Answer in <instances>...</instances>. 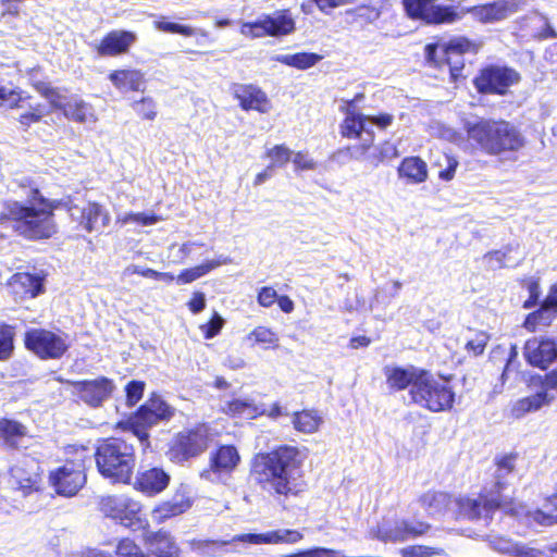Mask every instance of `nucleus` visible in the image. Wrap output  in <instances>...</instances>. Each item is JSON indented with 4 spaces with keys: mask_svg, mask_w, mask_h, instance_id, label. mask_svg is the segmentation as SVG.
Instances as JSON below:
<instances>
[{
    "mask_svg": "<svg viewBox=\"0 0 557 557\" xmlns=\"http://www.w3.org/2000/svg\"><path fill=\"white\" fill-rule=\"evenodd\" d=\"M154 26L157 29L164 32V33H171V34H180L186 37H190L195 34L194 28L189 25H182L169 21H157L154 22Z\"/></svg>",
    "mask_w": 557,
    "mask_h": 557,
    "instance_id": "nucleus-58",
    "label": "nucleus"
},
{
    "mask_svg": "<svg viewBox=\"0 0 557 557\" xmlns=\"http://www.w3.org/2000/svg\"><path fill=\"white\" fill-rule=\"evenodd\" d=\"M518 459L519 454L517 451L504 453L495 456L493 461L495 467L494 490L497 494H500V492L508 485L506 478L516 471Z\"/></svg>",
    "mask_w": 557,
    "mask_h": 557,
    "instance_id": "nucleus-36",
    "label": "nucleus"
},
{
    "mask_svg": "<svg viewBox=\"0 0 557 557\" xmlns=\"http://www.w3.org/2000/svg\"><path fill=\"white\" fill-rule=\"evenodd\" d=\"M44 116V107L37 104L33 107L32 110L21 113L17 117V122L24 129H28L33 124L39 123Z\"/></svg>",
    "mask_w": 557,
    "mask_h": 557,
    "instance_id": "nucleus-57",
    "label": "nucleus"
},
{
    "mask_svg": "<svg viewBox=\"0 0 557 557\" xmlns=\"http://www.w3.org/2000/svg\"><path fill=\"white\" fill-rule=\"evenodd\" d=\"M557 319V281L548 288L547 295L540 302L537 309L528 313L522 327L530 333L549 327Z\"/></svg>",
    "mask_w": 557,
    "mask_h": 557,
    "instance_id": "nucleus-20",
    "label": "nucleus"
},
{
    "mask_svg": "<svg viewBox=\"0 0 557 557\" xmlns=\"http://www.w3.org/2000/svg\"><path fill=\"white\" fill-rule=\"evenodd\" d=\"M174 416L175 408L153 393L125 420L119 421L116 428L131 432L141 443L149 444L148 430L160 422H169Z\"/></svg>",
    "mask_w": 557,
    "mask_h": 557,
    "instance_id": "nucleus-9",
    "label": "nucleus"
},
{
    "mask_svg": "<svg viewBox=\"0 0 557 557\" xmlns=\"http://www.w3.org/2000/svg\"><path fill=\"white\" fill-rule=\"evenodd\" d=\"M146 383L132 380L125 385V401L128 407H134L144 396Z\"/></svg>",
    "mask_w": 557,
    "mask_h": 557,
    "instance_id": "nucleus-54",
    "label": "nucleus"
},
{
    "mask_svg": "<svg viewBox=\"0 0 557 557\" xmlns=\"http://www.w3.org/2000/svg\"><path fill=\"white\" fill-rule=\"evenodd\" d=\"M510 251V248L507 247L505 250L495 249L487 251L483 258L488 262L492 269H502L506 267L507 255Z\"/></svg>",
    "mask_w": 557,
    "mask_h": 557,
    "instance_id": "nucleus-62",
    "label": "nucleus"
},
{
    "mask_svg": "<svg viewBox=\"0 0 557 557\" xmlns=\"http://www.w3.org/2000/svg\"><path fill=\"white\" fill-rule=\"evenodd\" d=\"M171 482V475L161 467H151L138 471L133 483L135 491L148 497H154L164 492Z\"/></svg>",
    "mask_w": 557,
    "mask_h": 557,
    "instance_id": "nucleus-24",
    "label": "nucleus"
},
{
    "mask_svg": "<svg viewBox=\"0 0 557 557\" xmlns=\"http://www.w3.org/2000/svg\"><path fill=\"white\" fill-rule=\"evenodd\" d=\"M522 81L516 69L496 63L481 66L472 79L475 91L482 96H507Z\"/></svg>",
    "mask_w": 557,
    "mask_h": 557,
    "instance_id": "nucleus-11",
    "label": "nucleus"
},
{
    "mask_svg": "<svg viewBox=\"0 0 557 557\" xmlns=\"http://www.w3.org/2000/svg\"><path fill=\"white\" fill-rule=\"evenodd\" d=\"M304 539V534L295 529L273 530L265 533H244L236 535L233 541L249 544H295Z\"/></svg>",
    "mask_w": 557,
    "mask_h": 557,
    "instance_id": "nucleus-29",
    "label": "nucleus"
},
{
    "mask_svg": "<svg viewBox=\"0 0 557 557\" xmlns=\"http://www.w3.org/2000/svg\"><path fill=\"white\" fill-rule=\"evenodd\" d=\"M223 325V318L218 312H214L207 323L200 325V330L203 337L210 339L221 332Z\"/></svg>",
    "mask_w": 557,
    "mask_h": 557,
    "instance_id": "nucleus-59",
    "label": "nucleus"
},
{
    "mask_svg": "<svg viewBox=\"0 0 557 557\" xmlns=\"http://www.w3.org/2000/svg\"><path fill=\"white\" fill-rule=\"evenodd\" d=\"M400 178L411 184H421L428 180V165L418 156L405 157L397 168Z\"/></svg>",
    "mask_w": 557,
    "mask_h": 557,
    "instance_id": "nucleus-37",
    "label": "nucleus"
},
{
    "mask_svg": "<svg viewBox=\"0 0 557 557\" xmlns=\"http://www.w3.org/2000/svg\"><path fill=\"white\" fill-rule=\"evenodd\" d=\"M323 423V418L314 408L296 410L292 413V424L296 432L313 434L318 432Z\"/></svg>",
    "mask_w": 557,
    "mask_h": 557,
    "instance_id": "nucleus-39",
    "label": "nucleus"
},
{
    "mask_svg": "<svg viewBox=\"0 0 557 557\" xmlns=\"http://www.w3.org/2000/svg\"><path fill=\"white\" fill-rule=\"evenodd\" d=\"M305 458L297 446L277 445L253 455L249 475L257 486L276 499L298 497L306 485L301 480Z\"/></svg>",
    "mask_w": 557,
    "mask_h": 557,
    "instance_id": "nucleus-1",
    "label": "nucleus"
},
{
    "mask_svg": "<svg viewBox=\"0 0 557 557\" xmlns=\"http://www.w3.org/2000/svg\"><path fill=\"white\" fill-rule=\"evenodd\" d=\"M550 398L546 391L537 392L533 395L520 398L513 406L515 413L520 417L531 411H536L544 405H548Z\"/></svg>",
    "mask_w": 557,
    "mask_h": 557,
    "instance_id": "nucleus-44",
    "label": "nucleus"
},
{
    "mask_svg": "<svg viewBox=\"0 0 557 557\" xmlns=\"http://www.w3.org/2000/svg\"><path fill=\"white\" fill-rule=\"evenodd\" d=\"M27 435V428L22 422L0 418V444L8 449H17L20 442Z\"/></svg>",
    "mask_w": 557,
    "mask_h": 557,
    "instance_id": "nucleus-38",
    "label": "nucleus"
},
{
    "mask_svg": "<svg viewBox=\"0 0 557 557\" xmlns=\"http://www.w3.org/2000/svg\"><path fill=\"white\" fill-rule=\"evenodd\" d=\"M533 521L541 525H553L557 523V493L547 496L541 508L531 512Z\"/></svg>",
    "mask_w": 557,
    "mask_h": 557,
    "instance_id": "nucleus-42",
    "label": "nucleus"
},
{
    "mask_svg": "<svg viewBox=\"0 0 557 557\" xmlns=\"http://www.w3.org/2000/svg\"><path fill=\"white\" fill-rule=\"evenodd\" d=\"M345 114L339 124V134L347 139H362L359 145L354 146L356 157L368 153L375 140V134L372 128L366 127L368 115L354 111L352 109H341Z\"/></svg>",
    "mask_w": 557,
    "mask_h": 557,
    "instance_id": "nucleus-17",
    "label": "nucleus"
},
{
    "mask_svg": "<svg viewBox=\"0 0 557 557\" xmlns=\"http://www.w3.org/2000/svg\"><path fill=\"white\" fill-rule=\"evenodd\" d=\"M11 475L15 480L17 488L24 495L41 490L42 470H40L39 466L28 471L24 466L16 465L11 469Z\"/></svg>",
    "mask_w": 557,
    "mask_h": 557,
    "instance_id": "nucleus-35",
    "label": "nucleus"
},
{
    "mask_svg": "<svg viewBox=\"0 0 557 557\" xmlns=\"http://www.w3.org/2000/svg\"><path fill=\"white\" fill-rule=\"evenodd\" d=\"M24 346L41 360L60 359L70 345L60 334L44 327H32L24 333Z\"/></svg>",
    "mask_w": 557,
    "mask_h": 557,
    "instance_id": "nucleus-15",
    "label": "nucleus"
},
{
    "mask_svg": "<svg viewBox=\"0 0 557 557\" xmlns=\"http://www.w3.org/2000/svg\"><path fill=\"white\" fill-rule=\"evenodd\" d=\"M418 503L429 516H435L448 511L456 499L448 492L428 490L418 497Z\"/></svg>",
    "mask_w": 557,
    "mask_h": 557,
    "instance_id": "nucleus-33",
    "label": "nucleus"
},
{
    "mask_svg": "<svg viewBox=\"0 0 557 557\" xmlns=\"http://www.w3.org/2000/svg\"><path fill=\"white\" fill-rule=\"evenodd\" d=\"M213 267L214 264L212 262H207L193 268L184 269L178 273L176 281L180 284H189L209 273Z\"/></svg>",
    "mask_w": 557,
    "mask_h": 557,
    "instance_id": "nucleus-52",
    "label": "nucleus"
},
{
    "mask_svg": "<svg viewBox=\"0 0 557 557\" xmlns=\"http://www.w3.org/2000/svg\"><path fill=\"white\" fill-rule=\"evenodd\" d=\"M30 86L44 98H46L51 108L55 111H60L63 113L66 103L63 102L64 97L61 95L60 90L50 83L42 81H30Z\"/></svg>",
    "mask_w": 557,
    "mask_h": 557,
    "instance_id": "nucleus-43",
    "label": "nucleus"
},
{
    "mask_svg": "<svg viewBox=\"0 0 557 557\" xmlns=\"http://www.w3.org/2000/svg\"><path fill=\"white\" fill-rule=\"evenodd\" d=\"M525 361L541 370H547L557 361V341L550 337H532L523 346Z\"/></svg>",
    "mask_w": 557,
    "mask_h": 557,
    "instance_id": "nucleus-23",
    "label": "nucleus"
},
{
    "mask_svg": "<svg viewBox=\"0 0 557 557\" xmlns=\"http://www.w3.org/2000/svg\"><path fill=\"white\" fill-rule=\"evenodd\" d=\"M32 99V95L20 88L8 89L0 86V107L5 106L9 109H20L25 100Z\"/></svg>",
    "mask_w": 557,
    "mask_h": 557,
    "instance_id": "nucleus-48",
    "label": "nucleus"
},
{
    "mask_svg": "<svg viewBox=\"0 0 557 557\" xmlns=\"http://www.w3.org/2000/svg\"><path fill=\"white\" fill-rule=\"evenodd\" d=\"M100 475L113 484H129L136 467L134 445L119 436L98 441L94 451Z\"/></svg>",
    "mask_w": 557,
    "mask_h": 557,
    "instance_id": "nucleus-4",
    "label": "nucleus"
},
{
    "mask_svg": "<svg viewBox=\"0 0 557 557\" xmlns=\"http://www.w3.org/2000/svg\"><path fill=\"white\" fill-rule=\"evenodd\" d=\"M240 33L249 38L267 37L262 17L257 21L243 23L240 26Z\"/></svg>",
    "mask_w": 557,
    "mask_h": 557,
    "instance_id": "nucleus-60",
    "label": "nucleus"
},
{
    "mask_svg": "<svg viewBox=\"0 0 557 557\" xmlns=\"http://www.w3.org/2000/svg\"><path fill=\"white\" fill-rule=\"evenodd\" d=\"M413 391H409L410 400L419 407L433 412L450 411L456 403V392L453 375H440L424 369Z\"/></svg>",
    "mask_w": 557,
    "mask_h": 557,
    "instance_id": "nucleus-7",
    "label": "nucleus"
},
{
    "mask_svg": "<svg viewBox=\"0 0 557 557\" xmlns=\"http://www.w3.org/2000/svg\"><path fill=\"white\" fill-rule=\"evenodd\" d=\"M321 59L322 55L314 52H296L281 55L277 61L297 70H307L315 65Z\"/></svg>",
    "mask_w": 557,
    "mask_h": 557,
    "instance_id": "nucleus-46",
    "label": "nucleus"
},
{
    "mask_svg": "<svg viewBox=\"0 0 557 557\" xmlns=\"http://www.w3.org/2000/svg\"><path fill=\"white\" fill-rule=\"evenodd\" d=\"M194 504V497L187 486L181 485L173 495L158 503L151 510L154 523L160 524L188 511Z\"/></svg>",
    "mask_w": 557,
    "mask_h": 557,
    "instance_id": "nucleus-22",
    "label": "nucleus"
},
{
    "mask_svg": "<svg viewBox=\"0 0 557 557\" xmlns=\"http://www.w3.org/2000/svg\"><path fill=\"white\" fill-rule=\"evenodd\" d=\"M248 339L265 349L276 348L280 342L277 334L272 329L263 325L256 326L248 334Z\"/></svg>",
    "mask_w": 557,
    "mask_h": 557,
    "instance_id": "nucleus-47",
    "label": "nucleus"
},
{
    "mask_svg": "<svg viewBox=\"0 0 557 557\" xmlns=\"http://www.w3.org/2000/svg\"><path fill=\"white\" fill-rule=\"evenodd\" d=\"M12 294L21 299H32L45 292V276L29 272H16L8 281Z\"/></svg>",
    "mask_w": 557,
    "mask_h": 557,
    "instance_id": "nucleus-28",
    "label": "nucleus"
},
{
    "mask_svg": "<svg viewBox=\"0 0 557 557\" xmlns=\"http://www.w3.org/2000/svg\"><path fill=\"white\" fill-rule=\"evenodd\" d=\"M108 78L122 92H139L145 90V74L138 69L113 70L109 73Z\"/></svg>",
    "mask_w": 557,
    "mask_h": 557,
    "instance_id": "nucleus-31",
    "label": "nucleus"
},
{
    "mask_svg": "<svg viewBox=\"0 0 557 557\" xmlns=\"http://www.w3.org/2000/svg\"><path fill=\"white\" fill-rule=\"evenodd\" d=\"M210 434L205 423H197L191 428L176 432L168 443L166 458L175 463L183 465L201 456L209 447Z\"/></svg>",
    "mask_w": 557,
    "mask_h": 557,
    "instance_id": "nucleus-10",
    "label": "nucleus"
},
{
    "mask_svg": "<svg viewBox=\"0 0 557 557\" xmlns=\"http://www.w3.org/2000/svg\"><path fill=\"white\" fill-rule=\"evenodd\" d=\"M493 358H498L505 361V366L503 368L502 376H505L508 371H510V366L512 362L517 361L518 358V349L516 345H511L509 349L498 345L492 351Z\"/></svg>",
    "mask_w": 557,
    "mask_h": 557,
    "instance_id": "nucleus-55",
    "label": "nucleus"
},
{
    "mask_svg": "<svg viewBox=\"0 0 557 557\" xmlns=\"http://www.w3.org/2000/svg\"><path fill=\"white\" fill-rule=\"evenodd\" d=\"M424 368L409 366L407 368L400 366H386L383 369L385 381L391 392H401L407 388L413 391L418 385Z\"/></svg>",
    "mask_w": 557,
    "mask_h": 557,
    "instance_id": "nucleus-26",
    "label": "nucleus"
},
{
    "mask_svg": "<svg viewBox=\"0 0 557 557\" xmlns=\"http://www.w3.org/2000/svg\"><path fill=\"white\" fill-rule=\"evenodd\" d=\"M67 120L78 124L95 123L97 115L94 106L82 98H76L72 102H66L62 113Z\"/></svg>",
    "mask_w": 557,
    "mask_h": 557,
    "instance_id": "nucleus-40",
    "label": "nucleus"
},
{
    "mask_svg": "<svg viewBox=\"0 0 557 557\" xmlns=\"http://www.w3.org/2000/svg\"><path fill=\"white\" fill-rule=\"evenodd\" d=\"M486 347V339L483 337V335L476 336L475 338L469 339L466 343V350L469 355H472L474 357L481 356Z\"/></svg>",
    "mask_w": 557,
    "mask_h": 557,
    "instance_id": "nucleus-64",
    "label": "nucleus"
},
{
    "mask_svg": "<svg viewBox=\"0 0 557 557\" xmlns=\"http://www.w3.org/2000/svg\"><path fill=\"white\" fill-rule=\"evenodd\" d=\"M132 108L141 120L153 121L158 115L157 103L151 97L134 101Z\"/></svg>",
    "mask_w": 557,
    "mask_h": 557,
    "instance_id": "nucleus-51",
    "label": "nucleus"
},
{
    "mask_svg": "<svg viewBox=\"0 0 557 557\" xmlns=\"http://www.w3.org/2000/svg\"><path fill=\"white\" fill-rule=\"evenodd\" d=\"M512 11H515V5L508 0H496L462 9L459 13L462 14V16L467 13H471L481 23H493L504 20Z\"/></svg>",
    "mask_w": 557,
    "mask_h": 557,
    "instance_id": "nucleus-30",
    "label": "nucleus"
},
{
    "mask_svg": "<svg viewBox=\"0 0 557 557\" xmlns=\"http://www.w3.org/2000/svg\"><path fill=\"white\" fill-rule=\"evenodd\" d=\"M57 381L61 384L71 386L72 396L75 397L77 401H81L91 408L101 407L106 400L111 398L115 389L113 380L104 375L77 381L58 376Z\"/></svg>",
    "mask_w": 557,
    "mask_h": 557,
    "instance_id": "nucleus-14",
    "label": "nucleus"
},
{
    "mask_svg": "<svg viewBox=\"0 0 557 557\" xmlns=\"http://www.w3.org/2000/svg\"><path fill=\"white\" fill-rule=\"evenodd\" d=\"M16 327L7 322H0V361H8L14 355Z\"/></svg>",
    "mask_w": 557,
    "mask_h": 557,
    "instance_id": "nucleus-45",
    "label": "nucleus"
},
{
    "mask_svg": "<svg viewBox=\"0 0 557 557\" xmlns=\"http://www.w3.org/2000/svg\"><path fill=\"white\" fill-rule=\"evenodd\" d=\"M278 295L276 290L271 286H263L257 294V302L260 307L270 308L277 299Z\"/></svg>",
    "mask_w": 557,
    "mask_h": 557,
    "instance_id": "nucleus-63",
    "label": "nucleus"
},
{
    "mask_svg": "<svg viewBox=\"0 0 557 557\" xmlns=\"http://www.w3.org/2000/svg\"><path fill=\"white\" fill-rule=\"evenodd\" d=\"M162 218L156 213L129 212L122 218L123 223H136L143 226L153 225L160 222Z\"/></svg>",
    "mask_w": 557,
    "mask_h": 557,
    "instance_id": "nucleus-56",
    "label": "nucleus"
},
{
    "mask_svg": "<svg viewBox=\"0 0 557 557\" xmlns=\"http://www.w3.org/2000/svg\"><path fill=\"white\" fill-rule=\"evenodd\" d=\"M483 47L481 40H474L467 36L450 38L447 42H430L424 47L426 64L437 71L448 70L449 82L457 84L466 79L465 54L475 55Z\"/></svg>",
    "mask_w": 557,
    "mask_h": 557,
    "instance_id": "nucleus-5",
    "label": "nucleus"
},
{
    "mask_svg": "<svg viewBox=\"0 0 557 557\" xmlns=\"http://www.w3.org/2000/svg\"><path fill=\"white\" fill-rule=\"evenodd\" d=\"M231 94L238 107L245 111H256L260 114H268L272 108V101L268 94L253 83H233Z\"/></svg>",
    "mask_w": 557,
    "mask_h": 557,
    "instance_id": "nucleus-19",
    "label": "nucleus"
},
{
    "mask_svg": "<svg viewBox=\"0 0 557 557\" xmlns=\"http://www.w3.org/2000/svg\"><path fill=\"white\" fill-rule=\"evenodd\" d=\"M261 17L268 37L286 36L296 29L289 9L276 10L273 14H263Z\"/></svg>",
    "mask_w": 557,
    "mask_h": 557,
    "instance_id": "nucleus-32",
    "label": "nucleus"
},
{
    "mask_svg": "<svg viewBox=\"0 0 557 557\" xmlns=\"http://www.w3.org/2000/svg\"><path fill=\"white\" fill-rule=\"evenodd\" d=\"M519 284L527 289L529 296L523 301L524 309H531L539 304L541 297V284L537 277H523L519 280Z\"/></svg>",
    "mask_w": 557,
    "mask_h": 557,
    "instance_id": "nucleus-50",
    "label": "nucleus"
},
{
    "mask_svg": "<svg viewBox=\"0 0 557 557\" xmlns=\"http://www.w3.org/2000/svg\"><path fill=\"white\" fill-rule=\"evenodd\" d=\"M431 530V524L423 520L410 521L399 520L394 527H384L381 532V540L384 542H405L425 535Z\"/></svg>",
    "mask_w": 557,
    "mask_h": 557,
    "instance_id": "nucleus-27",
    "label": "nucleus"
},
{
    "mask_svg": "<svg viewBox=\"0 0 557 557\" xmlns=\"http://www.w3.org/2000/svg\"><path fill=\"white\" fill-rule=\"evenodd\" d=\"M35 202L4 200L0 211V228L29 242L46 240L58 233L54 211L57 205L46 198L38 187L32 189Z\"/></svg>",
    "mask_w": 557,
    "mask_h": 557,
    "instance_id": "nucleus-2",
    "label": "nucleus"
},
{
    "mask_svg": "<svg viewBox=\"0 0 557 557\" xmlns=\"http://www.w3.org/2000/svg\"><path fill=\"white\" fill-rule=\"evenodd\" d=\"M292 150L285 144L274 145L264 151L263 158L270 160L269 169L283 168L292 160Z\"/></svg>",
    "mask_w": 557,
    "mask_h": 557,
    "instance_id": "nucleus-49",
    "label": "nucleus"
},
{
    "mask_svg": "<svg viewBox=\"0 0 557 557\" xmlns=\"http://www.w3.org/2000/svg\"><path fill=\"white\" fill-rule=\"evenodd\" d=\"M98 510L103 517L117 521L126 528L143 523V504L128 494H111L101 496Z\"/></svg>",
    "mask_w": 557,
    "mask_h": 557,
    "instance_id": "nucleus-12",
    "label": "nucleus"
},
{
    "mask_svg": "<svg viewBox=\"0 0 557 557\" xmlns=\"http://www.w3.org/2000/svg\"><path fill=\"white\" fill-rule=\"evenodd\" d=\"M72 222L76 228L86 233L101 232L109 226L111 215L108 209L100 202L87 200L82 205L69 200L64 203Z\"/></svg>",
    "mask_w": 557,
    "mask_h": 557,
    "instance_id": "nucleus-16",
    "label": "nucleus"
},
{
    "mask_svg": "<svg viewBox=\"0 0 557 557\" xmlns=\"http://www.w3.org/2000/svg\"><path fill=\"white\" fill-rule=\"evenodd\" d=\"M393 4L389 0L368 1L360 3L347 11L355 21L371 24L377 21L383 14L389 13Z\"/></svg>",
    "mask_w": 557,
    "mask_h": 557,
    "instance_id": "nucleus-34",
    "label": "nucleus"
},
{
    "mask_svg": "<svg viewBox=\"0 0 557 557\" xmlns=\"http://www.w3.org/2000/svg\"><path fill=\"white\" fill-rule=\"evenodd\" d=\"M240 462V455L234 444L218 445L209 455L208 467L202 470L200 476L209 479L211 474L216 476L231 475Z\"/></svg>",
    "mask_w": 557,
    "mask_h": 557,
    "instance_id": "nucleus-21",
    "label": "nucleus"
},
{
    "mask_svg": "<svg viewBox=\"0 0 557 557\" xmlns=\"http://www.w3.org/2000/svg\"><path fill=\"white\" fill-rule=\"evenodd\" d=\"M67 454L63 465L49 472L48 481L55 494L73 497L87 482L90 455L86 447H74Z\"/></svg>",
    "mask_w": 557,
    "mask_h": 557,
    "instance_id": "nucleus-8",
    "label": "nucleus"
},
{
    "mask_svg": "<svg viewBox=\"0 0 557 557\" xmlns=\"http://www.w3.org/2000/svg\"><path fill=\"white\" fill-rule=\"evenodd\" d=\"M222 411L231 418H244L248 420L262 417V408L252 400L234 398L228 400Z\"/></svg>",
    "mask_w": 557,
    "mask_h": 557,
    "instance_id": "nucleus-41",
    "label": "nucleus"
},
{
    "mask_svg": "<svg viewBox=\"0 0 557 557\" xmlns=\"http://www.w3.org/2000/svg\"><path fill=\"white\" fill-rule=\"evenodd\" d=\"M467 137L487 156L517 153L527 140L521 129L505 119H480L465 126Z\"/></svg>",
    "mask_w": 557,
    "mask_h": 557,
    "instance_id": "nucleus-3",
    "label": "nucleus"
},
{
    "mask_svg": "<svg viewBox=\"0 0 557 557\" xmlns=\"http://www.w3.org/2000/svg\"><path fill=\"white\" fill-rule=\"evenodd\" d=\"M457 515L467 520H491L494 513L502 508L504 502L499 494L490 495L487 492H480L478 497L461 496L456 498Z\"/></svg>",
    "mask_w": 557,
    "mask_h": 557,
    "instance_id": "nucleus-18",
    "label": "nucleus"
},
{
    "mask_svg": "<svg viewBox=\"0 0 557 557\" xmlns=\"http://www.w3.org/2000/svg\"><path fill=\"white\" fill-rule=\"evenodd\" d=\"M136 40L137 35L132 30H110L96 45L95 51L100 57H117L126 54Z\"/></svg>",
    "mask_w": 557,
    "mask_h": 557,
    "instance_id": "nucleus-25",
    "label": "nucleus"
},
{
    "mask_svg": "<svg viewBox=\"0 0 557 557\" xmlns=\"http://www.w3.org/2000/svg\"><path fill=\"white\" fill-rule=\"evenodd\" d=\"M295 171H311L317 168V162L307 151H297L293 159Z\"/></svg>",
    "mask_w": 557,
    "mask_h": 557,
    "instance_id": "nucleus-61",
    "label": "nucleus"
},
{
    "mask_svg": "<svg viewBox=\"0 0 557 557\" xmlns=\"http://www.w3.org/2000/svg\"><path fill=\"white\" fill-rule=\"evenodd\" d=\"M398 156L397 147L388 140L383 141L371 157L372 164L377 166L380 163L388 162Z\"/></svg>",
    "mask_w": 557,
    "mask_h": 557,
    "instance_id": "nucleus-53",
    "label": "nucleus"
},
{
    "mask_svg": "<svg viewBox=\"0 0 557 557\" xmlns=\"http://www.w3.org/2000/svg\"><path fill=\"white\" fill-rule=\"evenodd\" d=\"M148 552H145L135 537L129 535L115 540L113 553L98 548L84 550L81 557H180L181 548L170 532L158 530L145 536Z\"/></svg>",
    "mask_w": 557,
    "mask_h": 557,
    "instance_id": "nucleus-6",
    "label": "nucleus"
},
{
    "mask_svg": "<svg viewBox=\"0 0 557 557\" xmlns=\"http://www.w3.org/2000/svg\"><path fill=\"white\" fill-rule=\"evenodd\" d=\"M437 0H401L406 16L426 25L451 24L462 18L457 7L438 4Z\"/></svg>",
    "mask_w": 557,
    "mask_h": 557,
    "instance_id": "nucleus-13",
    "label": "nucleus"
}]
</instances>
